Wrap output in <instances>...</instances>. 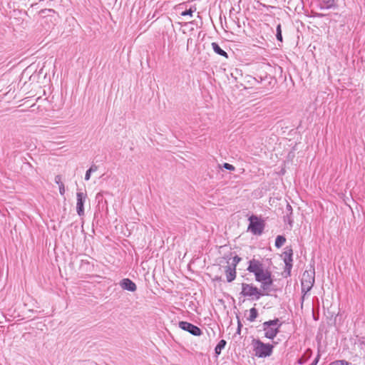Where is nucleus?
Instances as JSON below:
<instances>
[{"label":"nucleus","instance_id":"f257e3e1","mask_svg":"<svg viewBox=\"0 0 365 365\" xmlns=\"http://www.w3.org/2000/svg\"><path fill=\"white\" fill-rule=\"evenodd\" d=\"M252 346L254 354L258 358H266L272 354L274 345L265 344L258 339L252 340Z\"/></svg>","mask_w":365,"mask_h":365},{"label":"nucleus","instance_id":"f03ea898","mask_svg":"<svg viewBox=\"0 0 365 365\" xmlns=\"http://www.w3.org/2000/svg\"><path fill=\"white\" fill-rule=\"evenodd\" d=\"M282 325L279 319H274L264 322L262 324V328L264 331V336L269 339H273L279 332V328Z\"/></svg>","mask_w":365,"mask_h":365},{"label":"nucleus","instance_id":"7ed1b4c3","mask_svg":"<svg viewBox=\"0 0 365 365\" xmlns=\"http://www.w3.org/2000/svg\"><path fill=\"white\" fill-rule=\"evenodd\" d=\"M314 274L315 272L314 270H307L303 273L301 279V285L302 292L304 293V294H306L312 288L315 281Z\"/></svg>","mask_w":365,"mask_h":365},{"label":"nucleus","instance_id":"20e7f679","mask_svg":"<svg viewBox=\"0 0 365 365\" xmlns=\"http://www.w3.org/2000/svg\"><path fill=\"white\" fill-rule=\"evenodd\" d=\"M241 294L244 297H252L253 299L258 300L260 297L264 296L265 294L252 284L243 283L242 284Z\"/></svg>","mask_w":365,"mask_h":365},{"label":"nucleus","instance_id":"39448f33","mask_svg":"<svg viewBox=\"0 0 365 365\" xmlns=\"http://www.w3.org/2000/svg\"><path fill=\"white\" fill-rule=\"evenodd\" d=\"M250 225L248 230L253 235H261L264 228V223L262 220H259L258 217L252 215L249 217Z\"/></svg>","mask_w":365,"mask_h":365},{"label":"nucleus","instance_id":"423d86ee","mask_svg":"<svg viewBox=\"0 0 365 365\" xmlns=\"http://www.w3.org/2000/svg\"><path fill=\"white\" fill-rule=\"evenodd\" d=\"M179 327L194 336H200L202 334V331L199 327L187 322H180Z\"/></svg>","mask_w":365,"mask_h":365},{"label":"nucleus","instance_id":"0eeeda50","mask_svg":"<svg viewBox=\"0 0 365 365\" xmlns=\"http://www.w3.org/2000/svg\"><path fill=\"white\" fill-rule=\"evenodd\" d=\"M87 199V194L83 192L76 193V211L79 216L84 215V203Z\"/></svg>","mask_w":365,"mask_h":365},{"label":"nucleus","instance_id":"6e6552de","mask_svg":"<svg viewBox=\"0 0 365 365\" xmlns=\"http://www.w3.org/2000/svg\"><path fill=\"white\" fill-rule=\"evenodd\" d=\"M284 257V262L285 263V270L288 271L289 274H290V270L292 267V255L293 250L290 247H287L284 249V251L282 254Z\"/></svg>","mask_w":365,"mask_h":365},{"label":"nucleus","instance_id":"1a4fd4ad","mask_svg":"<svg viewBox=\"0 0 365 365\" xmlns=\"http://www.w3.org/2000/svg\"><path fill=\"white\" fill-rule=\"evenodd\" d=\"M264 269L263 264L258 260L252 259L249 262L247 270L255 275Z\"/></svg>","mask_w":365,"mask_h":365},{"label":"nucleus","instance_id":"9d476101","mask_svg":"<svg viewBox=\"0 0 365 365\" xmlns=\"http://www.w3.org/2000/svg\"><path fill=\"white\" fill-rule=\"evenodd\" d=\"M120 285L122 289L130 292H135L137 289L136 284L128 278L122 279L120 282Z\"/></svg>","mask_w":365,"mask_h":365},{"label":"nucleus","instance_id":"9b49d317","mask_svg":"<svg viewBox=\"0 0 365 365\" xmlns=\"http://www.w3.org/2000/svg\"><path fill=\"white\" fill-rule=\"evenodd\" d=\"M225 274H226L227 281L228 282H232L236 277L235 267H231L230 266H227L225 267Z\"/></svg>","mask_w":365,"mask_h":365},{"label":"nucleus","instance_id":"f8f14e48","mask_svg":"<svg viewBox=\"0 0 365 365\" xmlns=\"http://www.w3.org/2000/svg\"><path fill=\"white\" fill-rule=\"evenodd\" d=\"M271 275L270 272L265 271L264 269L262 270L261 272H259L258 274H255V279L257 282H262V281H264L267 279V278Z\"/></svg>","mask_w":365,"mask_h":365},{"label":"nucleus","instance_id":"ddd939ff","mask_svg":"<svg viewBox=\"0 0 365 365\" xmlns=\"http://www.w3.org/2000/svg\"><path fill=\"white\" fill-rule=\"evenodd\" d=\"M211 46H212V48L213 51L216 53H217L220 56H224L225 58H228L227 53L223 49H222L220 48V46L218 45L217 43L212 42Z\"/></svg>","mask_w":365,"mask_h":365},{"label":"nucleus","instance_id":"4468645a","mask_svg":"<svg viewBox=\"0 0 365 365\" xmlns=\"http://www.w3.org/2000/svg\"><path fill=\"white\" fill-rule=\"evenodd\" d=\"M312 351L310 349H307L304 354L300 359L298 360V364L300 365L306 363L312 356Z\"/></svg>","mask_w":365,"mask_h":365},{"label":"nucleus","instance_id":"2eb2a0df","mask_svg":"<svg viewBox=\"0 0 365 365\" xmlns=\"http://www.w3.org/2000/svg\"><path fill=\"white\" fill-rule=\"evenodd\" d=\"M273 283L272 275H270L267 279L261 282V287L263 291H270V287Z\"/></svg>","mask_w":365,"mask_h":365},{"label":"nucleus","instance_id":"dca6fc26","mask_svg":"<svg viewBox=\"0 0 365 365\" xmlns=\"http://www.w3.org/2000/svg\"><path fill=\"white\" fill-rule=\"evenodd\" d=\"M226 344H227V342L224 339H221L218 342V344H217V346H215V352L217 356L220 354L222 350L225 348Z\"/></svg>","mask_w":365,"mask_h":365},{"label":"nucleus","instance_id":"f3484780","mask_svg":"<svg viewBox=\"0 0 365 365\" xmlns=\"http://www.w3.org/2000/svg\"><path fill=\"white\" fill-rule=\"evenodd\" d=\"M258 317L257 309L255 307L251 308L250 309V316L247 317V320L250 322L255 321L257 317Z\"/></svg>","mask_w":365,"mask_h":365},{"label":"nucleus","instance_id":"a211bd4d","mask_svg":"<svg viewBox=\"0 0 365 365\" xmlns=\"http://www.w3.org/2000/svg\"><path fill=\"white\" fill-rule=\"evenodd\" d=\"M286 242V238L282 235H278L275 240V247L277 248L281 247Z\"/></svg>","mask_w":365,"mask_h":365},{"label":"nucleus","instance_id":"6ab92c4d","mask_svg":"<svg viewBox=\"0 0 365 365\" xmlns=\"http://www.w3.org/2000/svg\"><path fill=\"white\" fill-rule=\"evenodd\" d=\"M276 38L278 41H282V29H281V25L278 24L277 26L276 29Z\"/></svg>","mask_w":365,"mask_h":365},{"label":"nucleus","instance_id":"aec40b11","mask_svg":"<svg viewBox=\"0 0 365 365\" xmlns=\"http://www.w3.org/2000/svg\"><path fill=\"white\" fill-rule=\"evenodd\" d=\"M195 10H196V9H195H195H192V8H190V9H188V10H185V11H182V12L181 13V15H182V16H192V13H193Z\"/></svg>","mask_w":365,"mask_h":365},{"label":"nucleus","instance_id":"412c9836","mask_svg":"<svg viewBox=\"0 0 365 365\" xmlns=\"http://www.w3.org/2000/svg\"><path fill=\"white\" fill-rule=\"evenodd\" d=\"M329 365H349V363L345 360H337L331 362Z\"/></svg>","mask_w":365,"mask_h":365},{"label":"nucleus","instance_id":"4be33fe9","mask_svg":"<svg viewBox=\"0 0 365 365\" xmlns=\"http://www.w3.org/2000/svg\"><path fill=\"white\" fill-rule=\"evenodd\" d=\"M223 168H225V169H227V170H231V171H232V170H235V168L232 165L229 164V163H225L223 164Z\"/></svg>","mask_w":365,"mask_h":365},{"label":"nucleus","instance_id":"5701e85b","mask_svg":"<svg viewBox=\"0 0 365 365\" xmlns=\"http://www.w3.org/2000/svg\"><path fill=\"white\" fill-rule=\"evenodd\" d=\"M103 193L102 192H98L96 196V200L100 202L103 200Z\"/></svg>","mask_w":365,"mask_h":365},{"label":"nucleus","instance_id":"b1692460","mask_svg":"<svg viewBox=\"0 0 365 365\" xmlns=\"http://www.w3.org/2000/svg\"><path fill=\"white\" fill-rule=\"evenodd\" d=\"M54 180H55V182H56V184H58V187L60 186V185H61V184H63V183L61 182V175H56V176L55 177Z\"/></svg>","mask_w":365,"mask_h":365},{"label":"nucleus","instance_id":"393cba45","mask_svg":"<svg viewBox=\"0 0 365 365\" xmlns=\"http://www.w3.org/2000/svg\"><path fill=\"white\" fill-rule=\"evenodd\" d=\"M319 359H320V353L319 351L317 357L315 358V359L313 361V362L310 365H317L319 361Z\"/></svg>","mask_w":365,"mask_h":365},{"label":"nucleus","instance_id":"a878e982","mask_svg":"<svg viewBox=\"0 0 365 365\" xmlns=\"http://www.w3.org/2000/svg\"><path fill=\"white\" fill-rule=\"evenodd\" d=\"M59 192L61 195H63L65 193V187L63 184H61L59 186Z\"/></svg>","mask_w":365,"mask_h":365},{"label":"nucleus","instance_id":"bb28decb","mask_svg":"<svg viewBox=\"0 0 365 365\" xmlns=\"http://www.w3.org/2000/svg\"><path fill=\"white\" fill-rule=\"evenodd\" d=\"M242 327V323L240 322V321L238 319V322H237V334H240V331H241V328Z\"/></svg>","mask_w":365,"mask_h":365},{"label":"nucleus","instance_id":"cd10ccee","mask_svg":"<svg viewBox=\"0 0 365 365\" xmlns=\"http://www.w3.org/2000/svg\"><path fill=\"white\" fill-rule=\"evenodd\" d=\"M91 170H88L86 171V175H85V180H89L90 178H91Z\"/></svg>","mask_w":365,"mask_h":365},{"label":"nucleus","instance_id":"c85d7f7f","mask_svg":"<svg viewBox=\"0 0 365 365\" xmlns=\"http://www.w3.org/2000/svg\"><path fill=\"white\" fill-rule=\"evenodd\" d=\"M240 261V258L237 256H235L234 258H233V262H234V267H235L236 264Z\"/></svg>","mask_w":365,"mask_h":365},{"label":"nucleus","instance_id":"c756f323","mask_svg":"<svg viewBox=\"0 0 365 365\" xmlns=\"http://www.w3.org/2000/svg\"><path fill=\"white\" fill-rule=\"evenodd\" d=\"M97 166L96 165H91V167L88 169V170H91V173L96 172L97 170Z\"/></svg>","mask_w":365,"mask_h":365},{"label":"nucleus","instance_id":"7c9ffc66","mask_svg":"<svg viewBox=\"0 0 365 365\" xmlns=\"http://www.w3.org/2000/svg\"><path fill=\"white\" fill-rule=\"evenodd\" d=\"M287 211H289L290 212V214H292V206L288 203L287 204Z\"/></svg>","mask_w":365,"mask_h":365},{"label":"nucleus","instance_id":"2f4dec72","mask_svg":"<svg viewBox=\"0 0 365 365\" xmlns=\"http://www.w3.org/2000/svg\"><path fill=\"white\" fill-rule=\"evenodd\" d=\"M46 11H48V12H54V10H53V9H44V10H41V14H45Z\"/></svg>","mask_w":365,"mask_h":365}]
</instances>
